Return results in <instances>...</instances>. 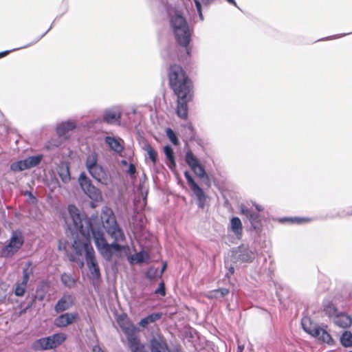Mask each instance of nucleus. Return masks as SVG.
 <instances>
[{"label": "nucleus", "mask_w": 352, "mask_h": 352, "mask_svg": "<svg viewBox=\"0 0 352 352\" xmlns=\"http://www.w3.org/2000/svg\"><path fill=\"white\" fill-rule=\"evenodd\" d=\"M67 211L72 223L67 224L66 233L74 239L72 248L76 254L82 256L87 247V239L89 237L91 240L92 238V231L90 230L89 224L98 223L100 216L98 213H94L89 217L73 204L67 206Z\"/></svg>", "instance_id": "nucleus-1"}, {"label": "nucleus", "mask_w": 352, "mask_h": 352, "mask_svg": "<svg viewBox=\"0 0 352 352\" xmlns=\"http://www.w3.org/2000/svg\"><path fill=\"white\" fill-rule=\"evenodd\" d=\"M164 8L175 41L179 45L184 47V53L179 56V59L183 63H188L190 60L192 49L190 43L193 28L190 27L182 10L168 3Z\"/></svg>", "instance_id": "nucleus-2"}, {"label": "nucleus", "mask_w": 352, "mask_h": 352, "mask_svg": "<svg viewBox=\"0 0 352 352\" xmlns=\"http://www.w3.org/2000/svg\"><path fill=\"white\" fill-rule=\"evenodd\" d=\"M168 85L177 98L193 96V83L185 70L179 65L172 64L168 71Z\"/></svg>", "instance_id": "nucleus-3"}, {"label": "nucleus", "mask_w": 352, "mask_h": 352, "mask_svg": "<svg viewBox=\"0 0 352 352\" xmlns=\"http://www.w3.org/2000/svg\"><path fill=\"white\" fill-rule=\"evenodd\" d=\"M100 218L102 219L104 230L107 234L113 239V241L109 243V247L115 253H120L123 251L126 246H124L118 242H124L126 241V236L122 228L119 226L116 220V217L111 208H106L102 210Z\"/></svg>", "instance_id": "nucleus-4"}, {"label": "nucleus", "mask_w": 352, "mask_h": 352, "mask_svg": "<svg viewBox=\"0 0 352 352\" xmlns=\"http://www.w3.org/2000/svg\"><path fill=\"white\" fill-rule=\"evenodd\" d=\"M90 230L92 231V239L95 245L102 257L107 262L112 260L114 252L109 247V243L104 237L102 219L99 217L98 223L89 224Z\"/></svg>", "instance_id": "nucleus-5"}, {"label": "nucleus", "mask_w": 352, "mask_h": 352, "mask_svg": "<svg viewBox=\"0 0 352 352\" xmlns=\"http://www.w3.org/2000/svg\"><path fill=\"white\" fill-rule=\"evenodd\" d=\"M302 329L312 337L318 339L329 346H334L336 341L327 331V325L318 324L311 321L310 318L304 317L301 320Z\"/></svg>", "instance_id": "nucleus-6"}, {"label": "nucleus", "mask_w": 352, "mask_h": 352, "mask_svg": "<svg viewBox=\"0 0 352 352\" xmlns=\"http://www.w3.org/2000/svg\"><path fill=\"white\" fill-rule=\"evenodd\" d=\"M24 242L22 230L20 229L13 230L10 239L6 241L4 246L0 250V257L12 258L23 247Z\"/></svg>", "instance_id": "nucleus-7"}, {"label": "nucleus", "mask_w": 352, "mask_h": 352, "mask_svg": "<svg viewBox=\"0 0 352 352\" xmlns=\"http://www.w3.org/2000/svg\"><path fill=\"white\" fill-rule=\"evenodd\" d=\"M67 337L63 333H56L52 336L43 337L34 340L31 349L35 351H47L56 349L65 342Z\"/></svg>", "instance_id": "nucleus-8"}, {"label": "nucleus", "mask_w": 352, "mask_h": 352, "mask_svg": "<svg viewBox=\"0 0 352 352\" xmlns=\"http://www.w3.org/2000/svg\"><path fill=\"white\" fill-rule=\"evenodd\" d=\"M85 166L90 175L98 182L107 185L109 182V176L104 168L98 163V154L93 152L88 155Z\"/></svg>", "instance_id": "nucleus-9"}, {"label": "nucleus", "mask_w": 352, "mask_h": 352, "mask_svg": "<svg viewBox=\"0 0 352 352\" xmlns=\"http://www.w3.org/2000/svg\"><path fill=\"white\" fill-rule=\"evenodd\" d=\"M78 182L82 191L91 200V206L92 208L95 207L94 202L102 201V196L100 190L93 184L85 172L82 171L80 173Z\"/></svg>", "instance_id": "nucleus-10"}, {"label": "nucleus", "mask_w": 352, "mask_h": 352, "mask_svg": "<svg viewBox=\"0 0 352 352\" xmlns=\"http://www.w3.org/2000/svg\"><path fill=\"white\" fill-rule=\"evenodd\" d=\"M185 162L197 177L202 179L203 182L208 186H210V177L205 170L204 166L201 164L199 160L191 150H188L186 152Z\"/></svg>", "instance_id": "nucleus-11"}, {"label": "nucleus", "mask_w": 352, "mask_h": 352, "mask_svg": "<svg viewBox=\"0 0 352 352\" xmlns=\"http://www.w3.org/2000/svg\"><path fill=\"white\" fill-rule=\"evenodd\" d=\"M184 175L192 192V195L195 197L197 207L199 209H204L206 200L208 198V195L206 194L204 189L196 182L188 170H185Z\"/></svg>", "instance_id": "nucleus-12"}, {"label": "nucleus", "mask_w": 352, "mask_h": 352, "mask_svg": "<svg viewBox=\"0 0 352 352\" xmlns=\"http://www.w3.org/2000/svg\"><path fill=\"white\" fill-rule=\"evenodd\" d=\"M234 259L241 263H251L256 257V252L248 244H241L232 252Z\"/></svg>", "instance_id": "nucleus-13"}, {"label": "nucleus", "mask_w": 352, "mask_h": 352, "mask_svg": "<svg viewBox=\"0 0 352 352\" xmlns=\"http://www.w3.org/2000/svg\"><path fill=\"white\" fill-rule=\"evenodd\" d=\"M43 157V155L42 154H38L29 156L24 160L14 162L10 164V170L14 173H16L30 169L40 164Z\"/></svg>", "instance_id": "nucleus-14"}, {"label": "nucleus", "mask_w": 352, "mask_h": 352, "mask_svg": "<svg viewBox=\"0 0 352 352\" xmlns=\"http://www.w3.org/2000/svg\"><path fill=\"white\" fill-rule=\"evenodd\" d=\"M323 311L329 318L332 319L343 308L342 297L336 295L333 298H327L322 302Z\"/></svg>", "instance_id": "nucleus-15"}, {"label": "nucleus", "mask_w": 352, "mask_h": 352, "mask_svg": "<svg viewBox=\"0 0 352 352\" xmlns=\"http://www.w3.org/2000/svg\"><path fill=\"white\" fill-rule=\"evenodd\" d=\"M240 213L250 222L251 228L259 234L262 231V223L259 214L243 204L240 206Z\"/></svg>", "instance_id": "nucleus-16"}, {"label": "nucleus", "mask_w": 352, "mask_h": 352, "mask_svg": "<svg viewBox=\"0 0 352 352\" xmlns=\"http://www.w3.org/2000/svg\"><path fill=\"white\" fill-rule=\"evenodd\" d=\"M151 352H170L165 338L160 334L152 336L149 341Z\"/></svg>", "instance_id": "nucleus-17"}, {"label": "nucleus", "mask_w": 352, "mask_h": 352, "mask_svg": "<svg viewBox=\"0 0 352 352\" xmlns=\"http://www.w3.org/2000/svg\"><path fill=\"white\" fill-rule=\"evenodd\" d=\"M79 319L77 312L64 313L57 316L54 321V324L56 327L63 328L76 322Z\"/></svg>", "instance_id": "nucleus-18"}, {"label": "nucleus", "mask_w": 352, "mask_h": 352, "mask_svg": "<svg viewBox=\"0 0 352 352\" xmlns=\"http://www.w3.org/2000/svg\"><path fill=\"white\" fill-rule=\"evenodd\" d=\"M179 96L177 98L176 114L182 119H187L188 107V103L192 100L193 96Z\"/></svg>", "instance_id": "nucleus-19"}, {"label": "nucleus", "mask_w": 352, "mask_h": 352, "mask_svg": "<svg viewBox=\"0 0 352 352\" xmlns=\"http://www.w3.org/2000/svg\"><path fill=\"white\" fill-rule=\"evenodd\" d=\"M57 173L63 184H68L71 181L69 163L67 161H60L56 167Z\"/></svg>", "instance_id": "nucleus-20"}, {"label": "nucleus", "mask_w": 352, "mask_h": 352, "mask_svg": "<svg viewBox=\"0 0 352 352\" xmlns=\"http://www.w3.org/2000/svg\"><path fill=\"white\" fill-rule=\"evenodd\" d=\"M331 320L336 326L342 329L349 328L352 324V318L342 311L337 314Z\"/></svg>", "instance_id": "nucleus-21"}, {"label": "nucleus", "mask_w": 352, "mask_h": 352, "mask_svg": "<svg viewBox=\"0 0 352 352\" xmlns=\"http://www.w3.org/2000/svg\"><path fill=\"white\" fill-rule=\"evenodd\" d=\"M74 304V298L72 295H64L55 304L54 311L61 313L69 309Z\"/></svg>", "instance_id": "nucleus-22"}, {"label": "nucleus", "mask_w": 352, "mask_h": 352, "mask_svg": "<svg viewBox=\"0 0 352 352\" xmlns=\"http://www.w3.org/2000/svg\"><path fill=\"white\" fill-rule=\"evenodd\" d=\"M121 113L119 111L107 109L102 115V121L108 124H120Z\"/></svg>", "instance_id": "nucleus-23"}, {"label": "nucleus", "mask_w": 352, "mask_h": 352, "mask_svg": "<svg viewBox=\"0 0 352 352\" xmlns=\"http://www.w3.org/2000/svg\"><path fill=\"white\" fill-rule=\"evenodd\" d=\"M163 151L167 160L166 165L168 168L174 173L177 169V164L174 150L170 145L166 144L164 146Z\"/></svg>", "instance_id": "nucleus-24"}, {"label": "nucleus", "mask_w": 352, "mask_h": 352, "mask_svg": "<svg viewBox=\"0 0 352 352\" xmlns=\"http://www.w3.org/2000/svg\"><path fill=\"white\" fill-rule=\"evenodd\" d=\"M104 143L109 148L116 153H121L124 149L123 145L121 144L122 141L120 138H116L114 136L107 135L104 137Z\"/></svg>", "instance_id": "nucleus-25"}, {"label": "nucleus", "mask_w": 352, "mask_h": 352, "mask_svg": "<svg viewBox=\"0 0 352 352\" xmlns=\"http://www.w3.org/2000/svg\"><path fill=\"white\" fill-rule=\"evenodd\" d=\"M76 124L72 120H66L60 122L56 128V132L59 137L65 135L69 131L76 129Z\"/></svg>", "instance_id": "nucleus-26"}, {"label": "nucleus", "mask_w": 352, "mask_h": 352, "mask_svg": "<svg viewBox=\"0 0 352 352\" xmlns=\"http://www.w3.org/2000/svg\"><path fill=\"white\" fill-rule=\"evenodd\" d=\"M128 345L131 352H148L144 344H142L136 336L128 338Z\"/></svg>", "instance_id": "nucleus-27"}, {"label": "nucleus", "mask_w": 352, "mask_h": 352, "mask_svg": "<svg viewBox=\"0 0 352 352\" xmlns=\"http://www.w3.org/2000/svg\"><path fill=\"white\" fill-rule=\"evenodd\" d=\"M230 230L237 239H240L243 234V225L238 217H232L230 220Z\"/></svg>", "instance_id": "nucleus-28"}, {"label": "nucleus", "mask_w": 352, "mask_h": 352, "mask_svg": "<svg viewBox=\"0 0 352 352\" xmlns=\"http://www.w3.org/2000/svg\"><path fill=\"white\" fill-rule=\"evenodd\" d=\"M229 293L230 289L228 288L220 287L209 291L206 297L208 299L220 300L227 296Z\"/></svg>", "instance_id": "nucleus-29"}, {"label": "nucleus", "mask_w": 352, "mask_h": 352, "mask_svg": "<svg viewBox=\"0 0 352 352\" xmlns=\"http://www.w3.org/2000/svg\"><path fill=\"white\" fill-rule=\"evenodd\" d=\"M162 316V314L161 312H153L148 316L142 318L139 324L142 327H146L149 324L153 323L158 320H160Z\"/></svg>", "instance_id": "nucleus-30"}, {"label": "nucleus", "mask_w": 352, "mask_h": 352, "mask_svg": "<svg viewBox=\"0 0 352 352\" xmlns=\"http://www.w3.org/2000/svg\"><path fill=\"white\" fill-rule=\"evenodd\" d=\"M50 30V28L49 30H47L43 34H42L41 36H38L34 41H32L31 43L27 44V45H25L23 46H21V47H16V48H14L12 50H5V51H2V52H0V58H2L5 56H6L8 54H9L11 52H14V51H16V50H21V49H24V48H26V47H28L30 46H32L34 44H36V43H38L43 36H45V34Z\"/></svg>", "instance_id": "nucleus-31"}, {"label": "nucleus", "mask_w": 352, "mask_h": 352, "mask_svg": "<svg viewBox=\"0 0 352 352\" xmlns=\"http://www.w3.org/2000/svg\"><path fill=\"white\" fill-rule=\"evenodd\" d=\"M48 284L45 281H41L38 283L36 289L34 297L39 301H43L47 292Z\"/></svg>", "instance_id": "nucleus-32"}, {"label": "nucleus", "mask_w": 352, "mask_h": 352, "mask_svg": "<svg viewBox=\"0 0 352 352\" xmlns=\"http://www.w3.org/2000/svg\"><path fill=\"white\" fill-rule=\"evenodd\" d=\"M310 219L305 217H281L278 219V221L281 223H290L292 224H302L304 223L309 222Z\"/></svg>", "instance_id": "nucleus-33"}, {"label": "nucleus", "mask_w": 352, "mask_h": 352, "mask_svg": "<svg viewBox=\"0 0 352 352\" xmlns=\"http://www.w3.org/2000/svg\"><path fill=\"white\" fill-rule=\"evenodd\" d=\"M340 342L344 347H352V333L350 331H344L340 336Z\"/></svg>", "instance_id": "nucleus-34"}, {"label": "nucleus", "mask_w": 352, "mask_h": 352, "mask_svg": "<svg viewBox=\"0 0 352 352\" xmlns=\"http://www.w3.org/2000/svg\"><path fill=\"white\" fill-rule=\"evenodd\" d=\"M143 149L147 152L149 160L153 164H156L157 162V152L151 146V145L146 142L143 146Z\"/></svg>", "instance_id": "nucleus-35"}, {"label": "nucleus", "mask_w": 352, "mask_h": 352, "mask_svg": "<svg viewBox=\"0 0 352 352\" xmlns=\"http://www.w3.org/2000/svg\"><path fill=\"white\" fill-rule=\"evenodd\" d=\"M32 263L28 261L26 263L25 266L23 268V280L21 283L22 285H28L30 275L32 274V269H30Z\"/></svg>", "instance_id": "nucleus-36"}, {"label": "nucleus", "mask_w": 352, "mask_h": 352, "mask_svg": "<svg viewBox=\"0 0 352 352\" xmlns=\"http://www.w3.org/2000/svg\"><path fill=\"white\" fill-rule=\"evenodd\" d=\"M159 270H158V268L154 267V266H151L149 267L146 273H145V277L150 281H153V280H155V279L157 278H159Z\"/></svg>", "instance_id": "nucleus-37"}, {"label": "nucleus", "mask_w": 352, "mask_h": 352, "mask_svg": "<svg viewBox=\"0 0 352 352\" xmlns=\"http://www.w3.org/2000/svg\"><path fill=\"white\" fill-rule=\"evenodd\" d=\"M135 263H147L149 261V254L146 250H141L135 256Z\"/></svg>", "instance_id": "nucleus-38"}, {"label": "nucleus", "mask_w": 352, "mask_h": 352, "mask_svg": "<svg viewBox=\"0 0 352 352\" xmlns=\"http://www.w3.org/2000/svg\"><path fill=\"white\" fill-rule=\"evenodd\" d=\"M60 280L68 288H72L75 285V280L71 274L63 273L60 276Z\"/></svg>", "instance_id": "nucleus-39"}, {"label": "nucleus", "mask_w": 352, "mask_h": 352, "mask_svg": "<svg viewBox=\"0 0 352 352\" xmlns=\"http://www.w3.org/2000/svg\"><path fill=\"white\" fill-rule=\"evenodd\" d=\"M166 135L169 139L170 142L175 146L179 144V141L176 133L170 127L166 129Z\"/></svg>", "instance_id": "nucleus-40"}, {"label": "nucleus", "mask_w": 352, "mask_h": 352, "mask_svg": "<svg viewBox=\"0 0 352 352\" xmlns=\"http://www.w3.org/2000/svg\"><path fill=\"white\" fill-rule=\"evenodd\" d=\"M83 251L85 252L86 260L95 258V252L91 245V240L89 239V237L87 239V247Z\"/></svg>", "instance_id": "nucleus-41"}, {"label": "nucleus", "mask_w": 352, "mask_h": 352, "mask_svg": "<svg viewBox=\"0 0 352 352\" xmlns=\"http://www.w3.org/2000/svg\"><path fill=\"white\" fill-rule=\"evenodd\" d=\"M153 294L155 295H160L162 297H164L166 295V289L164 280H162L157 287L154 290Z\"/></svg>", "instance_id": "nucleus-42"}, {"label": "nucleus", "mask_w": 352, "mask_h": 352, "mask_svg": "<svg viewBox=\"0 0 352 352\" xmlns=\"http://www.w3.org/2000/svg\"><path fill=\"white\" fill-rule=\"evenodd\" d=\"M26 285H22V283H19L16 284L15 289H14V294L16 296L21 297L23 296L26 291Z\"/></svg>", "instance_id": "nucleus-43"}, {"label": "nucleus", "mask_w": 352, "mask_h": 352, "mask_svg": "<svg viewBox=\"0 0 352 352\" xmlns=\"http://www.w3.org/2000/svg\"><path fill=\"white\" fill-rule=\"evenodd\" d=\"M193 1L195 3V6L199 16V19H200V21H203L204 20V16L203 14L201 3L200 2L199 0H193Z\"/></svg>", "instance_id": "nucleus-44"}, {"label": "nucleus", "mask_w": 352, "mask_h": 352, "mask_svg": "<svg viewBox=\"0 0 352 352\" xmlns=\"http://www.w3.org/2000/svg\"><path fill=\"white\" fill-rule=\"evenodd\" d=\"M91 274L96 280H100L101 278V274L99 266L95 267L94 269L90 270Z\"/></svg>", "instance_id": "nucleus-45"}, {"label": "nucleus", "mask_w": 352, "mask_h": 352, "mask_svg": "<svg viewBox=\"0 0 352 352\" xmlns=\"http://www.w3.org/2000/svg\"><path fill=\"white\" fill-rule=\"evenodd\" d=\"M190 140L195 142L199 146H204V140L202 138L198 137L197 134L194 136H190Z\"/></svg>", "instance_id": "nucleus-46"}, {"label": "nucleus", "mask_w": 352, "mask_h": 352, "mask_svg": "<svg viewBox=\"0 0 352 352\" xmlns=\"http://www.w3.org/2000/svg\"><path fill=\"white\" fill-rule=\"evenodd\" d=\"M86 262L89 270L94 269L95 267L98 266V264L95 258L86 260Z\"/></svg>", "instance_id": "nucleus-47"}, {"label": "nucleus", "mask_w": 352, "mask_h": 352, "mask_svg": "<svg viewBox=\"0 0 352 352\" xmlns=\"http://www.w3.org/2000/svg\"><path fill=\"white\" fill-rule=\"evenodd\" d=\"M127 316L126 314H122L118 316L117 318V322L120 327V328L124 329V327L122 324V322L124 321L126 318Z\"/></svg>", "instance_id": "nucleus-48"}, {"label": "nucleus", "mask_w": 352, "mask_h": 352, "mask_svg": "<svg viewBox=\"0 0 352 352\" xmlns=\"http://www.w3.org/2000/svg\"><path fill=\"white\" fill-rule=\"evenodd\" d=\"M25 195L29 197V198L32 200V204L37 202V199L30 190L25 191Z\"/></svg>", "instance_id": "nucleus-49"}, {"label": "nucleus", "mask_w": 352, "mask_h": 352, "mask_svg": "<svg viewBox=\"0 0 352 352\" xmlns=\"http://www.w3.org/2000/svg\"><path fill=\"white\" fill-rule=\"evenodd\" d=\"M135 166L133 164H130L129 165V167H128V169H127V173L132 175H134L135 173Z\"/></svg>", "instance_id": "nucleus-50"}, {"label": "nucleus", "mask_w": 352, "mask_h": 352, "mask_svg": "<svg viewBox=\"0 0 352 352\" xmlns=\"http://www.w3.org/2000/svg\"><path fill=\"white\" fill-rule=\"evenodd\" d=\"M201 3V6H204L205 8H208L214 0H199Z\"/></svg>", "instance_id": "nucleus-51"}, {"label": "nucleus", "mask_w": 352, "mask_h": 352, "mask_svg": "<svg viewBox=\"0 0 352 352\" xmlns=\"http://www.w3.org/2000/svg\"><path fill=\"white\" fill-rule=\"evenodd\" d=\"M186 127L190 131V136H194L197 134L195 128L191 123L188 124Z\"/></svg>", "instance_id": "nucleus-52"}, {"label": "nucleus", "mask_w": 352, "mask_h": 352, "mask_svg": "<svg viewBox=\"0 0 352 352\" xmlns=\"http://www.w3.org/2000/svg\"><path fill=\"white\" fill-rule=\"evenodd\" d=\"M167 268V263L166 262H164L162 265V267H161V270H160V272H159V278H161L162 277V275L164 273V272L166 271Z\"/></svg>", "instance_id": "nucleus-53"}, {"label": "nucleus", "mask_w": 352, "mask_h": 352, "mask_svg": "<svg viewBox=\"0 0 352 352\" xmlns=\"http://www.w3.org/2000/svg\"><path fill=\"white\" fill-rule=\"evenodd\" d=\"M36 298L34 296V297H33V298H32V299H31V300L28 302V304L26 305V306H25V307H26L28 309H31V308L33 307V305H34L35 301H36Z\"/></svg>", "instance_id": "nucleus-54"}, {"label": "nucleus", "mask_w": 352, "mask_h": 352, "mask_svg": "<svg viewBox=\"0 0 352 352\" xmlns=\"http://www.w3.org/2000/svg\"><path fill=\"white\" fill-rule=\"evenodd\" d=\"M234 272V268L233 266H230L229 268H228V272L226 274V276L227 278H230V276L231 275H232Z\"/></svg>", "instance_id": "nucleus-55"}, {"label": "nucleus", "mask_w": 352, "mask_h": 352, "mask_svg": "<svg viewBox=\"0 0 352 352\" xmlns=\"http://www.w3.org/2000/svg\"><path fill=\"white\" fill-rule=\"evenodd\" d=\"M350 33H346V34H338V35H333V36H331L330 37H327L325 38H324V40H328V39H332V38H340V37H342V36H346L347 34H349Z\"/></svg>", "instance_id": "nucleus-56"}, {"label": "nucleus", "mask_w": 352, "mask_h": 352, "mask_svg": "<svg viewBox=\"0 0 352 352\" xmlns=\"http://www.w3.org/2000/svg\"><path fill=\"white\" fill-rule=\"evenodd\" d=\"M92 352H102L103 350L101 349V347L98 344H96L92 347L91 349Z\"/></svg>", "instance_id": "nucleus-57"}, {"label": "nucleus", "mask_w": 352, "mask_h": 352, "mask_svg": "<svg viewBox=\"0 0 352 352\" xmlns=\"http://www.w3.org/2000/svg\"><path fill=\"white\" fill-rule=\"evenodd\" d=\"M343 212H344V214H341V217H344V215H352V208H347L346 210H344Z\"/></svg>", "instance_id": "nucleus-58"}, {"label": "nucleus", "mask_w": 352, "mask_h": 352, "mask_svg": "<svg viewBox=\"0 0 352 352\" xmlns=\"http://www.w3.org/2000/svg\"><path fill=\"white\" fill-rule=\"evenodd\" d=\"M253 206H254L255 209H256L258 212H261V211H263V208L261 205H259V204H256V203H255V202H254V203H253Z\"/></svg>", "instance_id": "nucleus-59"}, {"label": "nucleus", "mask_w": 352, "mask_h": 352, "mask_svg": "<svg viewBox=\"0 0 352 352\" xmlns=\"http://www.w3.org/2000/svg\"><path fill=\"white\" fill-rule=\"evenodd\" d=\"M63 14H65V12H63V14L60 15L56 16V17L54 19V21L52 23L50 27L47 30H49L50 28L51 30L54 25V21L60 19V17L62 16Z\"/></svg>", "instance_id": "nucleus-60"}, {"label": "nucleus", "mask_w": 352, "mask_h": 352, "mask_svg": "<svg viewBox=\"0 0 352 352\" xmlns=\"http://www.w3.org/2000/svg\"><path fill=\"white\" fill-rule=\"evenodd\" d=\"M244 350V345H238L236 352H243Z\"/></svg>", "instance_id": "nucleus-61"}, {"label": "nucleus", "mask_w": 352, "mask_h": 352, "mask_svg": "<svg viewBox=\"0 0 352 352\" xmlns=\"http://www.w3.org/2000/svg\"><path fill=\"white\" fill-rule=\"evenodd\" d=\"M28 310V309L25 307L23 309H22L21 311H20V314H24L27 312V311Z\"/></svg>", "instance_id": "nucleus-62"}, {"label": "nucleus", "mask_w": 352, "mask_h": 352, "mask_svg": "<svg viewBox=\"0 0 352 352\" xmlns=\"http://www.w3.org/2000/svg\"><path fill=\"white\" fill-rule=\"evenodd\" d=\"M69 260L72 262H74L76 261V258L74 255L71 254L69 256Z\"/></svg>", "instance_id": "nucleus-63"}, {"label": "nucleus", "mask_w": 352, "mask_h": 352, "mask_svg": "<svg viewBox=\"0 0 352 352\" xmlns=\"http://www.w3.org/2000/svg\"><path fill=\"white\" fill-rule=\"evenodd\" d=\"M171 352H182L179 347H175Z\"/></svg>", "instance_id": "nucleus-64"}]
</instances>
